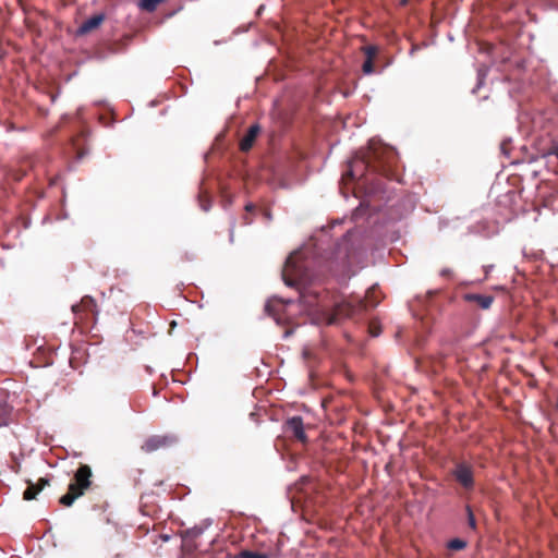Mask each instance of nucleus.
Returning a JSON list of instances; mask_svg holds the SVG:
<instances>
[{
  "label": "nucleus",
  "mask_w": 558,
  "mask_h": 558,
  "mask_svg": "<svg viewBox=\"0 0 558 558\" xmlns=\"http://www.w3.org/2000/svg\"><path fill=\"white\" fill-rule=\"evenodd\" d=\"M92 471L88 465H82L75 473V484H72V502L82 496L90 485Z\"/></svg>",
  "instance_id": "f257e3e1"
},
{
  "label": "nucleus",
  "mask_w": 558,
  "mask_h": 558,
  "mask_svg": "<svg viewBox=\"0 0 558 558\" xmlns=\"http://www.w3.org/2000/svg\"><path fill=\"white\" fill-rule=\"evenodd\" d=\"M362 307L363 305L361 303L354 304L350 301L341 302L336 306L335 313L328 318L327 324L330 325L344 318H351L360 313Z\"/></svg>",
  "instance_id": "f03ea898"
},
{
  "label": "nucleus",
  "mask_w": 558,
  "mask_h": 558,
  "mask_svg": "<svg viewBox=\"0 0 558 558\" xmlns=\"http://www.w3.org/2000/svg\"><path fill=\"white\" fill-rule=\"evenodd\" d=\"M54 352L45 344L39 345L33 354L31 365L33 367H45L53 363Z\"/></svg>",
  "instance_id": "7ed1b4c3"
},
{
  "label": "nucleus",
  "mask_w": 558,
  "mask_h": 558,
  "mask_svg": "<svg viewBox=\"0 0 558 558\" xmlns=\"http://www.w3.org/2000/svg\"><path fill=\"white\" fill-rule=\"evenodd\" d=\"M173 441H174V439L170 436L156 435V436H151L148 439H146L142 446V449L145 452H153L160 448L169 446Z\"/></svg>",
  "instance_id": "20e7f679"
},
{
  "label": "nucleus",
  "mask_w": 558,
  "mask_h": 558,
  "mask_svg": "<svg viewBox=\"0 0 558 558\" xmlns=\"http://www.w3.org/2000/svg\"><path fill=\"white\" fill-rule=\"evenodd\" d=\"M287 430L290 432L299 441L306 442L307 437L304 429L303 420L300 416H293L286 423Z\"/></svg>",
  "instance_id": "39448f33"
},
{
  "label": "nucleus",
  "mask_w": 558,
  "mask_h": 558,
  "mask_svg": "<svg viewBox=\"0 0 558 558\" xmlns=\"http://www.w3.org/2000/svg\"><path fill=\"white\" fill-rule=\"evenodd\" d=\"M12 408L8 403V391L0 388V427L9 424Z\"/></svg>",
  "instance_id": "423d86ee"
},
{
  "label": "nucleus",
  "mask_w": 558,
  "mask_h": 558,
  "mask_svg": "<svg viewBox=\"0 0 558 558\" xmlns=\"http://www.w3.org/2000/svg\"><path fill=\"white\" fill-rule=\"evenodd\" d=\"M259 132L260 128L257 124L251 125L246 134L240 142L241 150L247 151L248 149H251Z\"/></svg>",
  "instance_id": "0eeeda50"
},
{
  "label": "nucleus",
  "mask_w": 558,
  "mask_h": 558,
  "mask_svg": "<svg viewBox=\"0 0 558 558\" xmlns=\"http://www.w3.org/2000/svg\"><path fill=\"white\" fill-rule=\"evenodd\" d=\"M104 21L102 14H96L87 19L77 29L78 35H85L100 26Z\"/></svg>",
  "instance_id": "6e6552de"
},
{
  "label": "nucleus",
  "mask_w": 558,
  "mask_h": 558,
  "mask_svg": "<svg viewBox=\"0 0 558 558\" xmlns=\"http://www.w3.org/2000/svg\"><path fill=\"white\" fill-rule=\"evenodd\" d=\"M456 477L464 487H470L473 484V475L466 465H459L456 470Z\"/></svg>",
  "instance_id": "1a4fd4ad"
},
{
  "label": "nucleus",
  "mask_w": 558,
  "mask_h": 558,
  "mask_svg": "<svg viewBox=\"0 0 558 558\" xmlns=\"http://www.w3.org/2000/svg\"><path fill=\"white\" fill-rule=\"evenodd\" d=\"M48 484V481L40 478L37 484L29 483L27 488L24 490L23 497L25 500H33L36 498L38 493Z\"/></svg>",
  "instance_id": "9d476101"
},
{
  "label": "nucleus",
  "mask_w": 558,
  "mask_h": 558,
  "mask_svg": "<svg viewBox=\"0 0 558 558\" xmlns=\"http://www.w3.org/2000/svg\"><path fill=\"white\" fill-rule=\"evenodd\" d=\"M468 299L477 302V304L484 310L489 308L493 303V298L489 295L475 294L469 295Z\"/></svg>",
  "instance_id": "9b49d317"
},
{
  "label": "nucleus",
  "mask_w": 558,
  "mask_h": 558,
  "mask_svg": "<svg viewBox=\"0 0 558 558\" xmlns=\"http://www.w3.org/2000/svg\"><path fill=\"white\" fill-rule=\"evenodd\" d=\"M233 558H270V555L266 553H254L250 550H243L235 555Z\"/></svg>",
  "instance_id": "f8f14e48"
},
{
  "label": "nucleus",
  "mask_w": 558,
  "mask_h": 558,
  "mask_svg": "<svg viewBox=\"0 0 558 558\" xmlns=\"http://www.w3.org/2000/svg\"><path fill=\"white\" fill-rule=\"evenodd\" d=\"M465 546H466V542L461 538H454L448 543V548L451 550H461Z\"/></svg>",
  "instance_id": "ddd939ff"
},
{
  "label": "nucleus",
  "mask_w": 558,
  "mask_h": 558,
  "mask_svg": "<svg viewBox=\"0 0 558 558\" xmlns=\"http://www.w3.org/2000/svg\"><path fill=\"white\" fill-rule=\"evenodd\" d=\"M363 72L365 74H372L374 72L373 69V59H366L363 63Z\"/></svg>",
  "instance_id": "4468645a"
},
{
  "label": "nucleus",
  "mask_w": 558,
  "mask_h": 558,
  "mask_svg": "<svg viewBox=\"0 0 558 558\" xmlns=\"http://www.w3.org/2000/svg\"><path fill=\"white\" fill-rule=\"evenodd\" d=\"M366 59H374L377 53V48L375 46H368L364 48Z\"/></svg>",
  "instance_id": "2eb2a0df"
},
{
  "label": "nucleus",
  "mask_w": 558,
  "mask_h": 558,
  "mask_svg": "<svg viewBox=\"0 0 558 558\" xmlns=\"http://www.w3.org/2000/svg\"><path fill=\"white\" fill-rule=\"evenodd\" d=\"M60 504L70 507V487L68 488V492L60 498Z\"/></svg>",
  "instance_id": "dca6fc26"
},
{
  "label": "nucleus",
  "mask_w": 558,
  "mask_h": 558,
  "mask_svg": "<svg viewBox=\"0 0 558 558\" xmlns=\"http://www.w3.org/2000/svg\"><path fill=\"white\" fill-rule=\"evenodd\" d=\"M469 524L474 527L475 526V519L473 517V513L469 510Z\"/></svg>",
  "instance_id": "f3484780"
},
{
  "label": "nucleus",
  "mask_w": 558,
  "mask_h": 558,
  "mask_svg": "<svg viewBox=\"0 0 558 558\" xmlns=\"http://www.w3.org/2000/svg\"><path fill=\"white\" fill-rule=\"evenodd\" d=\"M551 155H555L558 157V146H555L551 151H550Z\"/></svg>",
  "instance_id": "a211bd4d"
},
{
  "label": "nucleus",
  "mask_w": 558,
  "mask_h": 558,
  "mask_svg": "<svg viewBox=\"0 0 558 558\" xmlns=\"http://www.w3.org/2000/svg\"><path fill=\"white\" fill-rule=\"evenodd\" d=\"M371 332H372V335H373L374 337H376V336H378V335H379V331H374V329H373V328L371 329Z\"/></svg>",
  "instance_id": "6ab92c4d"
},
{
  "label": "nucleus",
  "mask_w": 558,
  "mask_h": 558,
  "mask_svg": "<svg viewBox=\"0 0 558 558\" xmlns=\"http://www.w3.org/2000/svg\"><path fill=\"white\" fill-rule=\"evenodd\" d=\"M292 258L293 256L291 255L288 259H287V265H290L292 263Z\"/></svg>",
  "instance_id": "aec40b11"
},
{
  "label": "nucleus",
  "mask_w": 558,
  "mask_h": 558,
  "mask_svg": "<svg viewBox=\"0 0 558 558\" xmlns=\"http://www.w3.org/2000/svg\"><path fill=\"white\" fill-rule=\"evenodd\" d=\"M408 0H401V4L404 5L407 4Z\"/></svg>",
  "instance_id": "412c9836"
}]
</instances>
